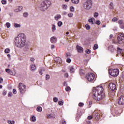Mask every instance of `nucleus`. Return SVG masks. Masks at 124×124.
I'll return each instance as SVG.
<instances>
[{
    "mask_svg": "<svg viewBox=\"0 0 124 124\" xmlns=\"http://www.w3.org/2000/svg\"><path fill=\"white\" fill-rule=\"evenodd\" d=\"M78 106L79 107H83V106H84V103H79L78 104Z\"/></svg>",
    "mask_w": 124,
    "mask_h": 124,
    "instance_id": "3c124183",
    "label": "nucleus"
},
{
    "mask_svg": "<svg viewBox=\"0 0 124 124\" xmlns=\"http://www.w3.org/2000/svg\"><path fill=\"white\" fill-rule=\"evenodd\" d=\"M63 15H66V14H67V13H66V12H63Z\"/></svg>",
    "mask_w": 124,
    "mask_h": 124,
    "instance_id": "69168bd1",
    "label": "nucleus"
},
{
    "mask_svg": "<svg viewBox=\"0 0 124 124\" xmlns=\"http://www.w3.org/2000/svg\"><path fill=\"white\" fill-rule=\"evenodd\" d=\"M57 38L55 37H52L50 39V41L51 42V43H53V44H55L56 43V42H57Z\"/></svg>",
    "mask_w": 124,
    "mask_h": 124,
    "instance_id": "f3484780",
    "label": "nucleus"
},
{
    "mask_svg": "<svg viewBox=\"0 0 124 124\" xmlns=\"http://www.w3.org/2000/svg\"><path fill=\"white\" fill-rule=\"evenodd\" d=\"M36 110L37 112H42V108L41 107H38Z\"/></svg>",
    "mask_w": 124,
    "mask_h": 124,
    "instance_id": "a878e982",
    "label": "nucleus"
},
{
    "mask_svg": "<svg viewBox=\"0 0 124 124\" xmlns=\"http://www.w3.org/2000/svg\"><path fill=\"white\" fill-rule=\"evenodd\" d=\"M42 71H45V69H43L42 70H41L39 73L40 74V75H42L43 74V73H42Z\"/></svg>",
    "mask_w": 124,
    "mask_h": 124,
    "instance_id": "a18cd8bd",
    "label": "nucleus"
},
{
    "mask_svg": "<svg viewBox=\"0 0 124 124\" xmlns=\"http://www.w3.org/2000/svg\"><path fill=\"white\" fill-rule=\"evenodd\" d=\"M64 76L65 78H67L68 77V73H65L64 74Z\"/></svg>",
    "mask_w": 124,
    "mask_h": 124,
    "instance_id": "13d9d810",
    "label": "nucleus"
},
{
    "mask_svg": "<svg viewBox=\"0 0 124 124\" xmlns=\"http://www.w3.org/2000/svg\"><path fill=\"white\" fill-rule=\"evenodd\" d=\"M5 26L7 27V28H9L10 27H11V24H10L9 22H7Z\"/></svg>",
    "mask_w": 124,
    "mask_h": 124,
    "instance_id": "c756f323",
    "label": "nucleus"
},
{
    "mask_svg": "<svg viewBox=\"0 0 124 124\" xmlns=\"http://www.w3.org/2000/svg\"><path fill=\"white\" fill-rule=\"evenodd\" d=\"M14 27L15 28H21V25L18 23H15Z\"/></svg>",
    "mask_w": 124,
    "mask_h": 124,
    "instance_id": "c85d7f7f",
    "label": "nucleus"
},
{
    "mask_svg": "<svg viewBox=\"0 0 124 124\" xmlns=\"http://www.w3.org/2000/svg\"><path fill=\"white\" fill-rule=\"evenodd\" d=\"M70 90H71V89H70V87H67L65 88V91L66 92H68V91H70Z\"/></svg>",
    "mask_w": 124,
    "mask_h": 124,
    "instance_id": "5fc2aeb1",
    "label": "nucleus"
},
{
    "mask_svg": "<svg viewBox=\"0 0 124 124\" xmlns=\"http://www.w3.org/2000/svg\"><path fill=\"white\" fill-rule=\"evenodd\" d=\"M46 117L48 118V119H50V118H52V116L51 115V114L46 115Z\"/></svg>",
    "mask_w": 124,
    "mask_h": 124,
    "instance_id": "bf43d9fd",
    "label": "nucleus"
},
{
    "mask_svg": "<svg viewBox=\"0 0 124 124\" xmlns=\"http://www.w3.org/2000/svg\"><path fill=\"white\" fill-rule=\"evenodd\" d=\"M123 52V50L121 49L119 47L117 48V53L119 54H122V52Z\"/></svg>",
    "mask_w": 124,
    "mask_h": 124,
    "instance_id": "cd10ccee",
    "label": "nucleus"
},
{
    "mask_svg": "<svg viewBox=\"0 0 124 124\" xmlns=\"http://www.w3.org/2000/svg\"><path fill=\"white\" fill-rule=\"evenodd\" d=\"M62 24H63L62 22L61 21H59L57 22V26L59 28H61V27H62Z\"/></svg>",
    "mask_w": 124,
    "mask_h": 124,
    "instance_id": "4be33fe9",
    "label": "nucleus"
},
{
    "mask_svg": "<svg viewBox=\"0 0 124 124\" xmlns=\"http://www.w3.org/2000/svg\"><path fill=\"white\" fill-rule=\"evenodd\" d=\"M23 16L25 17H28V16H29V13H28V12H25L23 14Z\"/></svg>",
    "mask_w": 124,
    "mask_h": 124,
    "instance_id": "ea45409f",
    "label": "nucleus"
},
{
    "mask_svg": "<svg viewBox=\"0 0 124 124\" xmlns=\"http://www.w3.org/2000/svg\"><path fill=\"white\" fill-rule=\"evenodd\" d=\"M66 58H69V57H71V54L69 52H67L66 53Z\"/></svg>",
    "mask_w": 124,
    "mask_h": 124,
    "instance_id": "4c0bfd02",
    "label": "nucleus"
},
{
    "mask_svg": "<svg viewBox=\"0 0 124 124\" xmlns=\"http://www.w3.org/2000/svg\"><path fill=\"white\" fill-rule=\"evenodd\" d=\"M8 124H15V121L8 120Z\"/></svg>",
    "mask_w": 124,
    "mask_h": 124,
    "instance_id": "7c9ffc66",
    "label": "nucleus"
},
{
    "mask_svg": "<svg viewBox=\"0 0 124 124\" xmlns=\"http://www.w3.org/2000/svg\"><path fill=\"white\" fill-rule=\"evenodd\" d=\"M117 21H118V18L117 17H114L112 19V22H117Z\"/></svg>",
    "mask_w": 124,
    "mask_h": 124,
    "instance_id": "c03bdc74",
    "label": "nucleus"
},
{
    "mask_svg": "<svg viewBox=\"0 0 124 124\" xmlns=\"http://www.w3.org/2000/svg\"><path fill=\"white\" fill-rule=\"evenodd\" d=\"M53 101L54 102H57V101H59V99H58L57 97H55L53 98Z\"/></svg>",
    "mask_w": 124,
    "mask_h": 124,
    "instance_id": "58836bf2",
    "label": "nucleus"
},
{
    "mask_svg": "<svg viewBox=\"0 0 124 124\" xmlns=\"http://www.w3.org/2000/svg\"><path fill=\"white\" fill-rule=\"evenodd\" d=\"M94 77H95V75L93 73H89L86 75V78L89 82L93 81V80H94Z\"/></svg>",
    "mask_w": 124,
    "mask_h": 124,
    "instance_id": "6e6552de",
    "label": "nucleus"
},
{
    "mask_svg": "<svg viewBox=\"0 0 124 124\" xmlns=\"http://www.w3.org/2000/svg\"><path fill=\"white\" fill-rule=\"evenodd\" d=\"M118 104L120 105L124 104V96L121 95L119 98H118Z\"/></svg>",
    "mask_w": 124,
    "mask_h": 124,
    "instance_id": "9d476101",
    "label": "nucleus"
},
{
    "mask_svg": "<svg viewBox=\"0 0 124 124\" xmlns=\"http://www.w3.org/2000/svg\"><path fill=\"white\" fill-rule=\"evenodd\" d=\"M13 93L14 94H16V93H17V91H16V89H13Z\"/></svg>",
    "mask_w": 124,
    "mask_h": 124,
    "instance_id": "4d7b16f0",
    "label": "nucleus"
},
{
    "mask_svg": "<svg viewBox=\"0 0 124 124\" xmlns=\"http://www.w3.org/2000/svg\"><path fill=\"white\" fill-rule=\"evenodd\" d=\"M23 10V6H20L17 7L16 9L15 10V12L18 13L20 12V11H22Z\"/></svg>",
    "mask_w": 124,
    "mask_h": 124,
    "instance_id": "ddd939ff",
    "label": "nucleus"
},
{
    "mask_svg": "<svg viewBox=\"0 0 124 124\" xmlns=\"http://www.w3.org/2000/svg\"><path fill=\"white\" fill-rule=\"evenodd\" d=\"M105 94L103 93V87L102 86H98L93 89V99L97 101H100L104 98Z\"/></svg>",
    "mask_w": 124,
    "mask_h": 124,
    "instance_id": "f03ea898",
    "label": "nucleus"
},
{
    "mask_svg": "<svg viewBox=\"0 0 124 124\" xmlns=\"http://www.w3.org/2000/svg\"><path fill=\"white\" fill-rule=\"evenodd\" d=\"M1 3L2 4H6V0H2Z\"/></svg>",
    "mask_w": 124,
    "mask_h": 124,
    "instance_id": "09e8293b",
    "label": "nucleus"
},
{
    "mask_svg": "<svg viewBox=\"0 0 124 124\" xmlns=\"http://www.w3.org/2000/svg\"><path fill=\"white\" fill-rule=\"evenodd\" d=\"M66 62H68L69 63L71 62V59L68 58L66 60Z\"/></svg>",
    "mask_w": 124,
    "mask_h": 124,
    "instance_id": "6e6d98bb",
    "label": "nucleus"
},
{
    "mask_svg": "<svg viewBox=\"0 0 124 124\" xmlns=\"http://www.w3.org/2000/svg\"><path fill=\"white\" fill-rule=\"evenodd\" d=\"M68 17H69V18H71L73 16V14L71 13H69V14H68Z\"/></svg>",
    "mask_w": 124,
    "mask_h": 124,
    "instance_id": "79ce46f5",
    "label": "nucleus"
},
{
    "mask_svg": "<svg viewBox=\"0 0 124 124\" xmlns=\"http://www.w3.org/2000/svg\"><path fill=\"white\" fill-rule=\"evenodd\" d=\"M58 104H59V105H60L61 106H62V105H63V102L62 101H60L58 102Z\"/></svg>",
    "mask_w": 124,
    "mask_h": 124,
    "instance_id": "49530a36",
    "label": "nucleus"
},
{
    "mask_svg": "<svg viewBox=\"0 0 124 124\" xmlns=\"http://www.w3.org/2000/svg\"><path fill=\"white\" fill-rule=\"evenodd\" d=\"M7 57L8 58H10V57H11V56L10 55V54H7Z\"/></svg>",
    "mask_w": 124,
    "mask_h": 124,
    "instance_id": "774afa93",
    "label": "nucleus"
},
{
    "mask_svg": "<svg viewBox=\"0 0 124 124\" xmlns=\"http://www.w3.org/2000/svg\"><path fill=\"white\" fill-rule=\"evenodd\" d=\"M30 67H31V71L32 72L35 71L36 69V65H35V64H31L30 66Z\"/></svg>",
    "mask_w": 124,
    "mask_h": 124,
    "instance_id": "2eb2a0df",
    "label": "nucleus"
},
{
    "mask_svg": "<svg viewBox=\"0 0 124 124\" xmlns=\"http://www.w3.org/2000/svg\"><path fill=\"white\" fill-rule=\"evenodd\" d=\"M51 5V1L48 0L43 1L40 6L39 8L41 11H45L47 10L48 8Z\"/></svg>",
    "mask_w": 124,
    "mask_h": 124,
    "instance_id": "7ed1b4c3",
    "label": "nucleus"
},
{
    "mask_svg": "<svg viewBox=\"0 0 124 124\" xmlns=\"http://www.w3.org/2000/svg\"><path fill=\"white\" fill-rule=\"evenodd\" d=\"M74 71H75V69L73 67H71L70 68V72L71 73H74Z\"/></svg>",
    "mask_w": 124,
    "mask_h": 124,
    "instance_id": "bb28decb",
    "label": "nucleus"
},
{
    "mask_svg": "<svg viewBox=\"0 0 124 124\" xmlns=\"http://www.w3.org/2000/svg\"><path fill=\"white\" fill-rule=\"evenodd\" d=\"M54 62L57 63H62V58L60 57H56L54 58Z\"/></svg>",
    "mask_w": 124,
    "mask_h": 124,
    "instance_id": "f8f14e48",
    "label": "nucleus"
},
{
    "mask_svg": "<svg viewBox=\"0 0 124 124\" xmlns=\"http://www.w3.org/2000/svg\"><path fill=\"white\" fill-rule=\"evenodd\" d=\"M109 90L111 92H115V91H116V84H115L114 83H109Z\"/></svg>",
    "mask_w": 124,
    "mask_h": 124,
    "instance_id": "1a4fd4ad",
    "label": "nucleus"
},
{
    "mask_svg": "<svg viewBox=\"0 0 124 124\" xmlns=\"http://www.w3.org/2000/svg\"><path fill=\"white\" fill-rule=\"evenodd\" d=\"M93 5V2L92 0H87L82 5V7L85 10H90L92 8Z\"/></svg>",
    "mask_w": 124,
    "mask_h": 124,
    "instance_id": "20e7f679",
    "label": "nucleus"
},
{
    "mask_svg": "<svg viewBox=\"0 0 124 124\" xmlns=\"http://www.w3.org/2000/svg\"><path fill=\"white\" fill-rule=\"evenodd\" d=\"M12 95H13V94L11 92H9L8 94V96H9V97H11Z\"/></svg>",
    "mask_w": 124,
    "mask_h": 124,
    "instance_id": "8fccbe9b",
    "label": "nucleus"
},
{
    "mask_svg": "<svg viewBox=\"0 0 124 124\" xmlns=\"http://www.w3.org/2000/svg\"><path fill=\"white\" fill-rule=\"evenodd\" d=\"M93 17L94 18H97V17H98V13H94L93 14Z\"/></svg>",
    "mask_w": 124,
    "mask_h": 124,
    "instance_id": "2f4dec72",
    "label": "nucleus"
},
{
    "mask_svg": "<svg viewBox=\"0 0 124 124\" xmlns=\"http://www.w3.org/2000/svg\"><path fill=\"white\" fill-rule=\"evenodd\" d=\"M51 31L52 32H55V31H57V26L55 24H52Z\"/></svg>",
    "mask_w": 124,
    "mask_h": 124,
    "instance_id": "a211bd4d",
    "label": "nucleus"
},
{
    "mask_svg": "<svg viewBox=\"0 0 124 124\" xmlns=\"http://www.w3.org/2000/svg\"><path fill=\"white\" fill-rule=\"evenodd\" d=\"M95 115L97 117H98V116H99V114H98V113L96 112V113H95Z\"/></svg>",
    "mask_w": 124,
    "mask_h": 124,
    "instance_id": "0e129e2a",
    "label": "nucleus"
},
{
    "mask_svg": "<svg viewBox=\"0 0 124 124\" xmlns=\"http://www.w3.org/2000/svg\"><path fill=\"white\" fill-rule=\"evenodd\" d=\"M114 46H110L109 47V50H111V51H113V50H114Z\"/></svg>",
    "mask_w": 124,
    "mask_h": 124,
    "instance_id": "603ef678",
    "label": "nucleus"
},
{
    "mask_svg": "<svg viewBox=\"0 0 124 124\" xmlns=\"http://www.w3.org/2000/svg\"><path fill=\"white\" fill-rule=\"evenodd\" d=\"M109 9H114V4L113 2H111L109 3Z\"/></svg>",
    "mask_w": 124,
    "mask_h": 124,
    "instance_id": "5701e85b",
    "label": "nucleus"
},
{
    "mask_svg": "<svg viewBox=\"0 0 124 124\" xmlns=\"http://www.w3.org/2000/svg\"><path fill=\"white\" fill-rule=\"evenodd\" d=\"M118 23L119 25V27L120 29H122V30H124V21L123 19H120L118 20Z\"/></svg>",
    "mask_w": 124,
    "mask_h": 124,
    "instance_id": "9b49d317",
    "label": "nucleus"
},
{
    "mask_svg": "<svg viewBox=\"0 0 124 124\" xmlns=\"http://www.w3.org/2000/svg\"><path fill=\"white\" fill-rule=\"evenodd\" d=\"M2 82H3V79H2L1 78H0V84H1Z\"/></svg>",
    "mask_w": 124,
    "mask_h": 124,
    "instance_id": "e2e57ef3",
    "label": "nucleus"
},
{
    "mask_svg": "<svg viewBox=\"0 0 124 124\" xmlns=\"http://www.w3.org/2000/svg\"><path fill=\"white\" fill-rule=\"evenodd\" d=\"M18 88L20 93H24L26 92V85L23 83H20L19 84Z\"/></svg>",
    "mask_w": 124,
    "mask_h": 124,
    "instance_id": "0eeeda50",
    "label": "nucleus"
},
{
    "mask_svg": "<svg viewBox=\"0 0 124 124\" xmlns=\"http://www.w3.org/2000/svg\"><path fill=\"white\" fill-rule=\"evenodd\" d=\"M62 124H66V122L65 121H63L62 122Z\"/></svg>",
    "mask_w": 124,
    "mask_h": 124,
    "instance_id": "338daca9",
    "label": "nucleus"
},
{
    "mask_svg": "<svg viewBox=\"0 0 124 124\" xmlns=\"http://www.w3.org/2000/svg\"><path fill=\"white\" fill-rule=\"evenodd\" d=\"M85 53H86V54H90L91 53V50H90V49H86L85 50Z\"/></svg>",
    "mask_w": 124,
    "mask_h": 124,
    "instance_id": "de8ad7c7",
    "label": "nucleus"
},
{
    "mask_svg": "<svg viewBox=\"0 0 124 124\" xmlns=\"http://www.w3.org/2000/svg\"><path fill=\"white\" fill-rule=\"evenodd\" d=\"M101 22L99 20H96L95 22V24H96V25H97L98 26H99V25H100L101 24Z\"/></svg>",
    "mask_w": 124,
    "mask_h": 124,
    "instance_id": "a19ab883",
    "label": "nucleus"
},
{
    "mask_svg": "<svg viewBox=\"0 0 124 124\" xmlns=\"http://www.w3.org/2000/svg\"><path fill=\"white\" fill-rule=\"evenodd\" d=\"M80 0H71L72 2L73 3H74L75 4H77L78 3H79V1Z\"/></svg>",
    "mask_w": 124,
    "mask_h": 124,
    "instance_id": "b1692460",
    "label": "nucleus"
},
{
    "mask_svg": "<svg viewBox=\"0 0 124 124\" xmlns=\"http://www.w3.org/2000/svg\"><path fill=\"white\" fill-rule=\"evenodd\" d=\"M98 48V45L95 44L94 45V46L93 47V50H96V49H97Z\"/></svg>",
    "mask_w": 124,
    "mask_h": 124,
    "instance_id": "c9c22d12",
    "label": "nucleus"
},
{
    "mask_svg": "<svg viewBox=\"0 0 124 124\" xmlns=\"http://www.w3.org/2000/svg\"><path fill=\"white\" fill-rule=\"evenodd\" d=\"M118 43L119 44H123L124 42V35L122 33H120L117 37Z\"/></svg>",
    "mask_w": 124,
    "mask_h": 124,
    "instance_id": "423d86ee",
    "label": "nucleus"
},
{
    "mask_svg": "<svg viewBox=\"0 0 124 124\" xmlns=\"http://www.w3.org/2000/svg\"><path fill=\"white\" fill-rule=\"evenodd\" d=\"M77 49L78 53H83L84 51V49H83V47L79 46H77Z\"/></svg>",
    "mask_w": 124,
    "mask_h": 124,
    "instance_id": "4468645a",
    "label": "nucleus"
},
{
    "mask_svg": "<svg viewBox=\"0 0 124 124\" xmlns=\"http://www.w3.org/2000/svg\"><path fill=\"white\" fill-rule=\"evenodd\" d=\"M61 18H62V16H61V15H57L54 16L55 21H59Z\"/></svg>",
    "mask_w": 124,
    "mask_h": 124,
    "instance_id": "6ab92c4d",
    "label": "nucleus"
},
{
    "mask_svg": "<svg viewBox=\"0 0 124 124\" xmlns=\"http://www.w3.org/2000/svg\"><path fill=\"white\" fill-rule=\"evenodd\" d=\"M70 11L71 12H74V7L71 6L70 8Z\"/></svg>",
    "mask_w": 124,
    "mask_h": 124,
    "instance_id": "e433bc0d",
    "label": "nucleus"
},
{
    "mask_svg": "<svg viewBox=\"0 0 124 124\" xmlns=\"http://www.w3.org/2000/svg\"><path fill=\"white\" fill-rule=\"evenodd\" d=\"M62 9H64V10H66L67 9V5L63 4L62 6Z\"/></svg>",
    "mask_w": 124,
    "mask_h": 124,
    "instance_id": "393cba45",
    "label": "nucleus"
},
{
    "mask_svg": "<svg viewBox=\"0 0 124 124\" xmlns=\"http://www.w3.org/2000/svg\"><path fill=\"white\" fill-rule=\"evenodd\" d=\"M4 52L6 53V54H8L9 53V52H10V49H9V48H6Z\"/></svg>",
    "mask_w": 124,
    "mask_h": 124,
    "instance_id": "f704fd0d",
    "label": "nucleus"
},
{
    "mask_svg": "<svg viewBox=\"0 0 124 124\" xmlns=\"http://www.w3.org/2000/svg\"><path fill=\"white\" fill-rule=\"evenodd\" d=\"M35 61V59H34V58L31 57L30 58V61L31 62H34Z\"/></svg>",
    "mask_w": 124,
    "mask_h": 124,
    "instance_id": "37998d69",
    "label": "nucleus"
},
{
    "mask_svg": "<svg viewBox=\"0 0 124 124\" xmlns=\"http://www.w3.org/2000/svg\"><path fill=\"white\" fill-rule=\"evenodd\" d=\"M46 79L47 81H48V80H50V75H46Z\"/></svg>",
    "mask_w": 124,
    "mask_h": 124,
    "instance_id": "72a5a7b5",
    "label": "nucleus"
},
{
    "mask_svg": "<svg viewBox=\"0 0 124 124\" xmlns=\"http://www.w3.org/2000/svg\"><path fill=\"white\" fill-rule=\"evenodd\" d=\"M108 73L111 75V76H112V77H117L119 75V69H109L108 71Z\"/></svg>",
    "mask_w": 124,
    "mask_h": 124,
    "instance_id": "39448f33",
    "label": "nucleus"
},
{
    "mask_svg": "<svg viewBox=\"0 0 124 124\" xmlns=\"http://www.w3.org/2000/svg\"><path fill=\"white\" fill-rule=\"evenodd\" d=\"M15 44L18 48H22L25 46L24 51H27L29 46H26V35L24 33L19 34L15 40Z\"/></svg>",
    "mask_w": 124,
    "mask_h": 124,
    "instance_id": "f257e3e1",
    "label": "nucleus"
},
{
    "mask_svg": "<svg viewBox=\"0 0 124 124\" xmlns=\"http://www.w3.org/2000/svg\"><path fill=\"white\" fill-rule=\"evenodd\" d=\"M6 93H7L6 91L4 90L2 92V95H6Z\"/></svg>",
    "mask_w": 124,
    "mask_h": 124,
    "instance_id": "864d4df0",
    "label": "nucleus"
},
{
    "mask_svg": "<svg viewBox=\"0 0 124 124\" xmlns=\"http://www.w3.org/2000/svg\"><path fill=\"white\" fill-rule=\"evenodd\" d=\"M6 72L7 73H9V74H10L11 75H13V72H12V71L9 69H6Z\"/></svg>",
    "mask_w": 124,
    "mask_h": 124,
    "instance_id": "aec40b11",
    "label": "nucleus"
},
{
    "mask_svg": "<svg viewBox=\"0 0 124 124\" xmlns=\"http://www.w3.org/2000/svg\"><path fill=\"white\" fill-rule=\"evenodd\" d=\"M54 48H55V45H51V50H53V49H54Z\"/></svg>",
    "mask_w": 124,
    "mask_h": 124,
    "instance_id": "052dcab7",
    "label": "nucleus"
},
{
    "mask_svg": "<svg viewBox=\"0 0 124 124\" xmlns=\"http://www.w3.org/2000/svg\"><path fill=\"white\" fill-rule=\"evenodd\" d=\"M88 22L91 23L92 25H94V22H95V19H94L93 17H92L88 20Z\"/></svg>",
    "mask_w": 124,
    "mask_h": 124,
    "instance_id": "dca6fc26",
    "label": "nucleus"
},
{
    "mask_svg": "<svg viewBox=\"0 0 124 124\" xmlns=\"http://www.w3.org/2000/svg\"><path fill=\"white\" fill-rule=\"evenodd\" d=\"M31 122H36V117H35V116H34V115H32L31 116Z\"/></svg>",
    "mask_w": 124,
    "mask_h": 124,
    "instance_id": "412c9836",
    "label": "nucleus"
},
{
    "mask_svg": "<svg viewBox=\"0 0 124 124\" xmlns=\"http://www.w3.org/2000/svg\"><path fill=\"white\" fill-rule=\"evenodd\" d=\"M92 119H93V116H89L88 117V120H92Z\"/></svg>",
    "mask_w": 124,
    "mask_h": 124,
    "instance_id": "680f3d73",
    "label": "nucleus"
},
{
    "mask_svg": "<svg viewBox=\"0 0 124 124\" xmlns=\"http://www.w3.org/2000/svg\"><path fill=\"white\" fill-rule=\"evenodd\" d=\"M85 27L86 30H89L91 29V27L90 26V25L89 24H86Z\"/></svg>",
    "mask_w": 124,
    "mask_h": 124,
    "instance_id": "473e14b6",
    "label": "nucleus"
}]
</instances>
